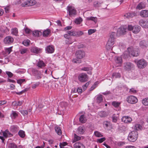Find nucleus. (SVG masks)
<instances>
[{
	"instance_id": "2f4dec72",
	"label": "nucleus",
	"mask_w": 148,
	"mask_h": 148,
	"mask_svg": "<svg viewBox=\"0 0 148 148\" xmlns=\"http://www.w3.org/2000/svg\"><path fill=\"white\" fill-rule=\"evenodd\" d=\"M115 61L116 63L121 64L122 62V60L121 57H116Z\"/></svg>"
},
{
	"instance_id": "c03bdc74",
	"label": "nucleus",
	"mask_w": 148,
	"mask_h": 148,
	"mask_svg": "<svg viewBox=\"0 0 148 148\" xmlns=\"http://www.w3.org/2000/svg\"><path fill=\"white\" fill-rule=\"evenodd\" d=\"M75 36L79 37L83 34L84 33L82 31H75Z\"/></svg>"
},
{
	"instance_id": "37998d69",
	"label": "nucleus",
	"mask_w": 148,
	"mask_h": 148,
	"mask_svg": "<svg viewBox=\"0 0 148 148\" xmlns=\"http://www.w3.org/2000/svg\"><path fill=\"white\" fill-rule=\"evenodd\" d=\"M94 134L97 137H100L103 136V135L100 132L98 131H95Z\"/></svg>"
},
{
	"instance_id": "dca6fc26",
	"label": "nucleus",
	"mask_w": 148,
	"mask_h": 148,
	"mask_svg": "<svg viewBox=\"0 0 148 148\" xmlns=\"http://www.w3.org/2000/svg\"><path fill=\"white\" fill-rule=\"evenodd\" d=\"M116 34L115 32H112L110 34L108 40L114 42Z\"/></svg>"
},
{
	"instance_id": "864d4df0",
	"label": "nucleus",
	"mask_w": 148,
	"mask_h": 148,
	"mask_svg": "<svg viewBox=\"0 0 148 148\" xmlns=\"http://www.w3.org/2000/svg\"><path fill=\"white\" fill-rule=\"evenodd\" d=\"M101 2L98 1L95 2L94 3V5L96 7H99L101 6Z\"/></svg>"
},
{
	"instance_id": "a18cd8bd",
	"label": "nucleus",
	"mask_w": 148,
	"mask_h": 148,
	"mask_svg": "<svg viewBox=\"0 0 148 148\" xmlns=\"http://www.w3.org/2000/svg\"><path fill=\"white\" fill-rule=\"evenodd\" d=\"M37 66L40 68L43 67L45 66L44 62L42 61H40L38 63Z\"/></svg>"
},
{
	"instance_id": "423d86ee",
	"label": "nucleus",
	"mask_w": 148,
	"mask_h": 148,
	"mask_svg": "<svg viewBox=\"0 0 148 148\" xmlns=\"http://www.w3.org/2000/svg\"><path fill=\"white\" fill-rule=\"evenodd\" d=\"M126 101L128 103L135 104L138 102V100L136 97L133 95H130L127 97Z\"/></svg>"
},
{
	"instance_id": "4468645a",
	"label": "nucleus",
	"mask_w": 148,
	"mask_h": 148,
	"mask_svg": "<svg viewBox=\"0 0 148 148\" xmlns=\"http://www.w3.org/2000/svg\"><path fill=\"white\" fill-rule=\"evenodd\" d=\"M46 51L48 53H51L54 51V47L52 45H49L45 49Z\"/></svg>"
},
{
	"instance_id": "ddd939ff",
	"label": "nucleus",
	"mask_w": 148,
	"mask_h": 148,
	"mask_svg": "<svg viewBox=\"0 0 148 148\" xmlns=\"http://www.w3.org/2000/svg\"><path fill=\"white\" fill-rule=\"evenodd\" d=\"M139 23L140 25L143 27L147 28L148 27V20L145 21L143 20H140Z\"/></svg>"
},
{
	"instance_id": "a19ab883",
	"label": "nucleus",
	"mask_w": 148,
	"mask_h": 148,
	"mask_svg": "<svg viewBox=\"0 0 148 148\" xmlns=\"http://www.w3.org/2000/svg\"><path fill=\"white\" fill-rule=\"evenodd\" d=\"M8 148H17V145L14 143H11L9 144L8 146Z\"/></svg>"
},
{
	"instance_id": "13d9d810",
	"label": "nucleus",
	"mask_w": 148,
	"mask_h": 148,
	"mask_svg": "<svg viewBox=\"0 0 148 148\" xmlns=\"http://www.w3.org/2000/svg\"><path fill=\"white\" fill-rule=\"evenodd\" d=\"M27 90H28V89L27 88H25V89H24V90L21 91H20L19 92H16V94H17L18 95H22V94H23L24 92L27 91Z\"/></svg>"
},
{
	"instance_id": "58836bf2",
	"label": "nucleus",
	"mask_w": 148,
	"mask_h": 148,
	"mask_svg": "<svg viewBox=\"0 0 148 148\" xmlns=\"http://www.w3.org/2000/svg\"><path fill=\"white\" fill-rule=\"evenodd\" d=\"M81 137L75 134H74V137L73 140V142H75L77 141L80 140Z\"/></svg>"
},
{
	"instance_id": "f704fd0d",
	"label": "nucleus",
	"mask_w": 148,
	"mask_h": 148,
	"mask_svg": "<svg viewBox=\"0 0 148 148\" xmlns=\"http://www.w3.org/2000/svg\"><path fill=\"white\" fill-rule=\"evenodd\" d=\"M142 129V126L139 124H136L134 127V129L136 130H140Z\"/></svg>"
},
{
	"instance_id": "5fc2aeb1",
	"label": "nucleus",
	"mask_w": 148,
	"mask_h": 148,
	"mask_svg": "<svg viewBox=\"0 0 148 148\" xmlns=\"http://www.w3.org/2000/svg\"><path fill=\"white\" fill-rule=\"evenodd\" d=\"M30 42V41L28 40H25L24 41H23V44L25 46H27L28 45H29Z\"/></svg>"
},
{
	"instance_id": "8fccbe9b",
	"label": "nucleus",
	"mask_w": 148,
	"mask_h": 148,
	"mask_svg": "<svg viewBox=\"0 0 148 148\" xmlns=\"http://www.w3.org/2000/svg\"><path fill=\"white\" fill-rule=\"evenodd\" d=\"M75 31L71 30L67 32V34L70 36H75Z\"/></svg>"
},
{
	"instance_id": "7c9ffc66",
	"label": "nucleus",
	"mask_w": 148,
	"mask_h": 148,
	"mask_svg": "<svg viewBox=\"0 0 148 148\" xmlns=\"http://www.w3.org/2000/svg\"><path fill=\"white\" fill-rule=\"evenodd\" d=\"M33 35L35 36H39L42 35V32L38 30H36L33 32Z\"/></svg>"
},
{
	"instance_id": "aec40b11",
	"label": "nucleus",
	"mask_w": 148,
	"mask_h": 148,
	"mask_svg": "<svg viewBox=\"0 0 148 148\" xmlns=\"http://www.w3.org/2000/svg\"><path fill=\"white\" fill-rule=\"evenodd\" d=\"M139 45L141 48H145L147 47L148 45V42L145 40H143L140 42Z\"/></svg>"
},
{
	"instance_id": "9b49d317",
	"label": "nucleus",
	"mask_w": 148,
	"mask_h": 148,
	"mask_svg": "<svg viewBox=\"0 0 148 148\" xmlns=\"http://www.w3.org/2000/svg\"><path fill=\"white\" fill-rule=\"evenodd\" d=\"M32 72L33 75L36 77L37 79H40L41 78L42 75L40 71L33 69L32 70Z\"/></svg>"
},
{
	"instance_id": "49530a36",
	"label": "nucleus",
	"mask_w": 148,
	"mask_h": 148,
	"mask_svg": "<svg viewBox=\"0 0 148 148\" xmlns=\"http://www.w3.org/2000/svg\"><path fill=\"white\" fill-rule=\"evenodd\" d=\"M18 135L21 138H24L25 136V132L22 130H20L18 133Z\"/></svg>"
},
{
	"instance_id": "79ce46f5",
	"label": "nucleus",
	"mask_w": 148,
	"mask_h": 148,
	"mask_svg": "<svg viewBox=\"0 0 148 148\" xmlns=\"http://www.w3.org/2000/svg\"><path fill=\"white\" fill-rule=\"evenodd\" d=\"M18 127L16 125H12L11 126L10 129L11 131L14 132L18 130Z\"/></svg>"
},
{
	"instance_id": "c85d7f7f",
	"label": "nucleus",
	"mask_w": 148,
	"mask_h": 148,
	"mask_svg": "<svg viewBox=\"0 0 148 148\" xmlns=\"http://www.w3.org/2000/svg\"><path fill=\"white\" fill-rule=\"evenodd\" d=\"M99 116L101 118H104L106 117L108 114L107 113L104 111H101L99 112Z\"/></svg>"
},
{
	"instance_id": "bb28decb",
	"label": "nucleus",
	"mask_w": 148,
	"mask_h": 148,
	"mask_svg": "<svg viewBox=\"0 0 148 148\" xmlns=\"http://www.w3.org/2000/svg\"><path fill=\"white\" fill-rule=\"evenodd\" d=\"M103 101V96L99 94L97 96L96 101L97 103H99Z\"/></svg>"
},
{
	"instance_id": "6e6552de",
	"label": "nucleus",
	"mask_w": 148,
	"mask_h": 148,
	"mask_svg": "<svg viewBox=\"0 0 148 148\" xmlns=\"http://www.w3.org/2000/svg\"><path fill=\"white\" fill-rule=\"evenodd\" d=\"M75 56L78 59H82L85 56V52L83 50H78L76 52Z\"/></svg>"
},
{
	"instance_id": "f03ea898",
	"label": "nucleus",
	"mask_w": 148,
	"mask_h": 148,
	"mask_svg": "<svg viewBox=\"0 0 148 148\" xmlns=\"http://www.w3.org/2000/svg\"><path fill=\"white\" fill-rule=\"evenodd\" d=\"M134 62L136 64L138 67L140 69H143L145 68L147 64V62L143 59L138 60H135Z\"/></svg>"
},
{
	"instance_id": "338daca9",
	"label": "nucleus",
	"mask_w": 148,
	"mask_h": 148,
	"mask_svg": "<svg viewBox=\"0 0 148 148\" xmlns=\"http://www.w3.org/2000/svg\"><path fill=\"white\" fill-rule=\"evenodd\" d=\"M25 81V79H20L17 80V83L20 84H21L23 82Z\"/></svg>"
},
{
	"instance_id": "5701e85b",
	"label": "nucleus",
	"mask_w": 148,
	"mask_h": 148,
	"mask_svg": "<svg viewBox=\"0 0 148 148\" xmlns=\"http://www.w3.org/2000/svg\"><path fill=\"white\" fill-rule=\"evenodd\" d=\"M136 15V13L135 12L128 13L125 14L124 16L127 18H132Z\"/></svg>"
},
{
	"instance_id": "a878e982",
	"label": "nucleus",
	"mask_w": 148,
	"mask_h": 148,
	"mask_svg": "<svg viewBox=\"0 0 148 148\" xmlns=\"http://www.w3.org/2000/svg\"><path fill=\"white\" fill-rule=\"evenodd\" d=\"M86 20L87 21L91 20L92 21L95 23H96L97 21V18L96 17L90 16L86 18Z\"/></svg>"
},
{
	"instance_id": "6ab92c4d",
	"label": "nucleus",
	"mask_w": 148,
	"mask_h": 148,
	"mask_svg": "<svg viewBox=\"0 0 148 148\" xmlns=\"http://www.w3.org/2000/svg\"><path fill=\"white\" fill-rule=\"evenodd\" d=\"M121 120L123 122L125 123H130L132 121V118L128 116H123Z\"/></svg>"
},
{
	"instance_id": "09e8293b",
	"label": "nucleus",
	"mask_w": 148,
	"mask_h": 148,
	"mask_svg": "<svg viewBox=\"0 0 148 148\" xmlns=\"http://www.w3.org/2000/svg\"><path fill=\"white\" fill-rule=\"evenodd\" d=\"M3 136L5 137H7L8 135L12 136L8 130H6L5 132H4L3 133Z\"/></svg>"
},
{
	"instance_id": "72a5a7b5",
	"label": "nucleus",
	"mask_w": 148,
	"mask_h": 148,
	"mask_svg": "<svg viewBox=\"0 0 148 148\" xmlns=\"http://www.w3.org/2000/svg\"><path fill=\"white\" fill-rule=\"evenodd\" d=\"M84 132V131L83 127L82 126L79 127L77 129V132L78 134H82Z\"/></svg>"
},
{
	"instance_id": "39448f33",
	"label": "nucleus",
	"mask_w": 148,
	"mask_h": 148,
	"mask_svg": "<svg viewBox=\"0 0 148 148\" xmlns=\"http://www.w3.org/2000/svg\"><path fill=\"white\" fill-rule=\"evenodd\" d=\"M128 50L130 51V55L133 56H137L139 55V50L137 49H134L132 47L127 48Z\"/></svg>"
},
{
	"instance_id": "774afa93",
	"label": "nucleus",
	"mask_w": 148,
	"mask_h": 148,
	"mask_svg": "<svg viewBox=\"0 0 148 148\" xmlns=\"http://www.w3.org/2000/svg\"><path fill=\"white\" fill-rule=\"evenodd\" d=\"M25 33L27 34H29L31 32L30 29L27 27H26L25 29Z\"/></svg>"
},
{
	"instance_id": "680f3d73",
	"label": "nucleus",
	"mask_w": 148,
	"mask_h": 148,
	"mask_svg": "<svg viewBox=\"0 0 148 148\" xmlns=\"http://www.w3.org/2000/svg\"><path fill=\"white\" fill-rule=\"evenodd\" d=\"M96 31V29H90L88 30V34L89 35H90L92 34L95 32Z\"/></svg>"
},
{
	"instance_id": "de8ad7c7",
	"label": "nucleus",
	"mask_w": 148,
	"mask_h": 148,
	"mask_svg": "<svg viewBox=\"0 0 148 148\" xmlns=\"http://www.w3.org/2000/svg\"><path fill=\"white\" fill-rule=\"evenodd\" d=\"M142 103L145 106H148V98L143 99L142 100Z\"/></svg>"
},
{
	"instance_id": "f8f14e48",
	"label": "nucleus",
	"mask_w": 148,
	"mask_h": 148,
	"mask_svg": "<svg viewBox=\"0 0 148 148\" xmlns=\"http://www.w3.org/2000/svg\"><path fill=\"white\" fill-rule=\"evenodd\" d=\"M126 28L121 27L117 29L116 35L117 36L124 34L126 32Z\"/></svg>"
},
{
	"instance_id": "f257e3e1",
	"label": "nucleus",
	"mask_w": 148,
	"mask_h": 148,
	"mask_svg": "<svg viewBox=\"0 0 148 148\" xmlns=\"http://www.w3.org/2000/svg\"><path fill=\"white\" fill-rule=\"evenodd\" d=\"M138 137V132L136 131H132L129 134L128 139L130 142H134L136 140Z\"/></svg>"
},
{
	"instance_id": "f3484780",
	"label": "nucleus",
	"mask_w": 148,
	"mask_h": 148,
	"mask_svg": "<svg viewBox=\"0 0 148 148\" xmlns=\"http://www.w3.org/2000/svg\"><path fill=\"white\" fill-rule=\"evenodd\" d=\"M114 42H111L109 40L108 41L106 45V49L107 51L111 50L112 48V46L114 45Z\"/></svg>"
},
{
	"instance_id": "1a4fd4ad",
	"label": "nucleus",
	"mask_w": 148,
	"mask_h": 148,
	"mask_svg": "<svg viewBox=\"0 0 148 148\" xmlns=\"http://www.w3.org/2000/svg\"><path fill=\"white\" fill-rule=\"evenodd\" d=\"M134 67L133 64L130 62H127L124 64L123 68L127 71H129L131 70Z\"/></svg>"
},
{
	"instance_id": "412c9836",
	"label": "nucleus",
	"mask_w": 148,
	"mask_h": 148,
	"mask_svg": "<svg viewBox=\"0 0 148 148\" xmlns=\"http://www.w3.org/2000/svg\"><path fill=\"white\" fill-rule=\"evenodd\" d=\"M140 15L143 17H147L148 16V10H142L140 12Z\"/></svg>"
},
{
	"instance_id": "c756f323",
	"label": "nucleus",
	"mask_w": 148,
	"mask_h": 148,
	"mask_svg": "<svg viewBox=\"0 0 148 148\" xmlns=\"http://www.w3.org/2000/svg\"><path fill=\"white\" fill-rule=\"evenodd\" d=\"M50 32V30L49 29L44 31L42 33L43 36L45 37H47L49 35Z\"/></svg>"
},
{
	"instance_id": "4d7b16f0",
	"label": "nucleus",
	"mask_w": 148,
	"mask_h": 148,
	"mask_svg": "<svg viewBox=\"0 0 148 148\" xmlns=\"http://www.w3.org/2000/svg\"><path fill=\"white\" fill-rule=\"evenodd\" d=\"M28 49L26 48L22 49L20 50L21 53L22 54L26 53Z\"/></svg>"
},
{
	"instance_id": "603ef678",
	"label": "nucleus",
	"mask_w": 148,
	"mask_h": 148,
	"mask_svg": "<svg viewBox=\"0 0 148 148\" xmlns=\"http://www.w3.org/2000/svg\"><path fill=\"white\" fill-rule=\"evenodd\" d=\"M82 21V18L79 17L78 18L76 19L75 21V23L79 24H80L81 22Z\"/></svg>"
},
{
	"instance_id": "4c0bfd02",
	"label": "nucleus",
	"mask_w": 148,
	"mask_h": 148,
	"mask_svg": "<svg viewBox=\"0 0 148 148\" xmlns=\"http://www.w3.org/2000/svg\"><path fill=\"white\" fill-rule=\"evenodd\" d=\"M55 130L57 133L59 135H60L62 134L61 130L60 127H56Z\"/></svg>"
},
{
	"instance_id": "bf43d9fd",
	"label": "nucleus",
	"mask_w": 148,
	"mask_h": 148,
	"mask_svg": "<svg viewBox=\"0 0 148 148\" xmlns=\"http://www.w3.org/2000/svg\"><path fill=\"white\" fill-rule=\"evenodd\" d=\"M18 30L17 28H14L12 30V33L14 35L16 36L18 34Z\"/></svg>"
},
{
	"instance_id": "393cba45",
	"label": "nucleus",
	"mask_w": 148,
	"mask_h": 148,
	"mask_svg": "<svg viewBox=\"0 0 148 148\" xmlns=\"http://www.w3.org/2000/svg\"><path fill=\"white\" fill-rule=\"evenodd\" d=\"M130 51L128 50L125 51L122 55V57L125 59H127L130 56Z\"/></svg>"
},
{
	"instance_id": "a211bd4d",
	"label": "nucleus",
	"mask_w": 148,
	"mask_h": 148,
	"mask_svg": "<svg viewBox=\"0 0 148 148\" xmlns=\"http://www.w3.org/2000/svg\"><path fill=\"white\" fill-rule=\"evenodd\" d=\"M41 51V49L36 47H32L31 49V51L35 53L38 54L40 53Z\"/></svg>"
},
{
	"instance_id": "20e7f679",
	"label": "nucleus",
	"mask_w": 148,
	"mask_h": 148,
	"mask_svg": "<svg viewBox=\"0 0 148 148\" xmlns=\"http://www.w3.org/2000/svg\"><path fill=\"white\" fill-rule=\"evenodd\" d=\"M67 10L69 12V15L70 16H74L76 14V10L75 8L71 5H69L67 8Z\"/></svg>"
},
{
	"instance_id": "4be33fe9",
	"label": "nucleus",
	"mask_w": 148,
	"mask_h": 148,
	"mask_svg": "<svg viewBox=\"0 0 148 148\" xmlns=\"http://www.w3.org/2000/svg\"><path fill=\"white\" fill-rule=\"evenodd\" d=\"M75 148H85L84 145L79 142H77L74 145Z\"/></svg>"
},
{
	"instance_id": "473e14b6",
	"label": "nucleus",
	"mask_w": 148,
	"mask_h": 148,
	"mask_svg": "<svg viewBox=\"0 0 148 148\" xmlns=\"http://www.w3.org/2000/svg\"><path fill=\"white\" fill-rule=\"evenodd\" d=\"M106 53L108 57H109V59H110V58H112L114 56V53L111 50L107 51Z\"/></svg>"
},
{
	"instance_id": "3c124183",
	"label": "nucleus",
	"mask_w": 148,
	"mask_h": 148,
	"mask_svg": "<svg viewBox=\"0 0 148 148\" xmlns=\"http://www.w3.org/2000/svg\"><path fill=\"white\" fill-rule=\"evenodd\" d=\"M120 74L119 73H114L112 75V77L114 78H119L120 77Z\"/></svg>"
},
{
	"instance_id": "c9c22d12",
	"label": "nucleus",
	"mask_w": 148,
	"mask_h": 148,
	"mask_svg": "<svg viewBox=\"0 0 148 148\" xmlns=\"http://www.w3.org/2000/svg\"><path fill=\"white\" fill-rule=\"evenodd\" d=\"M18 116V114L14 111H12V113L10 115V116L12 119H14Z\"/></svg>"
},
{
	"instance_id": "052dcab7",
	"label": "nucleus",
	"mask_w": 148,
	"mask_h": 148,
	"mask_svg": "<svg viewBox=\"0 0 148 148\" xmlns=\"http://www.w3.org/2000/svg\"><path fill=\"white\" fill-rule=\"evenodd\" d=\"M112 119L113 122L116 123L117 121V117L115 116V114L113 115L112 116Z\"/></svg>"
},
{
	"instance_id": "6e6d98bb",
	"label": "nucleus",
	"mask_w": 148,
	"mask_h": 148,
	"mask_svg": "<svg viewBox=\"0 0 148 148\" xmlns=\"http://www.w3.org/2000/svg\"><path fill=\"white\" fill-rule=\"evenodd\" d=\"M106 140V138L104 137L97 139V142L99 143H101Z\"/></svg>"
},
{
	"instance_id": "e2e57ef3",
	"label": "nucleus",
	"mask_w": 148,
	"mask_h": 148,
	"mask_svg": "<svg viewBox=\"0 0 148 148\" xmlns=\"http://www.w3.org/2000/svg\"><path fill=\"white\" fill-rule=\"evenodd\" d=\"M76 47L79 49L83 48L84 45L83 44L81 43H79L76 45Z\"/></svg>"
},
{
	"instance_id": "0eeeda50",
	"label": "nucleus",
	"mask_w": 148,
	"mask_h": 148,
	"mask_svg": "<svg viewBox=\"0 0 148 148\" xmlns=\"http://www.w3.org/2000/svg\"><path fill=\"white\" fill-rule=\"evenodd\" d=\"M88 79L87 75L85 73H81L78 76V80L81 82H84L87 81Z\"/></svg>"
},
{
	"instance_id": "b1692460",
	"label": "nucleus",
	"mask_w": 148,
	"mask_h": 148,
	"mask_svg": "<svg viewBox=\"0 0 148 148\" xmlns=\"http://www.w3.org/2000/svg\"><path fill=\"white\" fill-rule=\"evenodd\" d=\"M111 50L114 54H118L120 51V49L117 46H114L112 47Z\"/></svg>"
},
{
	"instance_id": "0e129e2a",
	"label": "nucleus",
	"mask_w": 148,
	"mask_h": 148,
	"mask_svg": "<svg viewBox=\"0 0 148 148\" xmlns=\"http://www.w3.org/2000/svg\"><path fill=\"white\" fill-rule=\"evenodd\" d=\"M21 114L23 115V116H25L28 114V112L26 110H22L21 111Z\"/></svg>"
},
{
	"instance_id": "7ed1b4c3",
	"label": "nucleus",
	"mask_w": 148,
	"mask_h": 148,
	"mask_svg": "<svg viewBox=\"0 0 148 148\" xmlns=\"http://www.w3.org/2000/svg\"><path fill=\"white\" fill-rule=\"evenodd\" d=\"M128 29L129 30L132 31L133 33L137 34L140 31V27L137 25H135L133 26L132 25H128Z\"/></svg>"
},
{
	"instance_id": "2eb2a0df",
	"label": "nucleus",
	"mask_w": 148,
	"mask_h": 148,
	"mask_svg": "<svg viewBox=\"0 0 148 148\" xmlns=\"http://www.w3.org/2000/svg\"><path fill=\"white\" fill-rule=\"evenodd\" d=\"M13 40L14 39L12 37L8 36L5 38L4 42L5 44H10L13 42Z\"/></svg>"
},
{
	"instance_id": "ea45409f",
	"label": "nucleus",
	"mask_w": 148,
	"mask_h": 148,
	"mask_svg": "<svg viewBox=\"0 0 148 148\" xmlns=\"http://www.w3.org/2000/svg\"><path fill=\"white\" fill-rule=\"evenodd\" d=\"M120 104V102H119L116 101H113L112 103V106L115 108L119 107Z\"/></svg>"
},
{
	"instance_id": "cd10ccee",
	"label": "nucleus",
	"mask_w": 148,
	"mask_h": 148,
	"mask_svg": "<svg viewBox=\"0 0 148 148\" xmlns=\"http://www.w3.org/2000/svg\"><path fill=\"white\" fill-rule=\"evenodd\" d=\"M86 120V119L84 114L81 115L79 118V121L82 123H85Z\"/></svg>"
},
{
	"instance_id": "9d476101",
	"label": "nucleus",
	"mask_w": 148,
	"mask_h": 148,
	"mask_svg": "<svg viewBox=\"0 0 148 148\" xmlns=\"http://www.w3.org/2000/svg\"><path fill=\"white\" fill-rule=\"evenodd\" d=\"M36 3V1L34 0H29L22 4L21 5L22 7H27L33 5Z\"/></svg>"
},
{
	"instance_id": "69168bd1",
	"label": "nucleus",
	"mask_w": 148,
	"mask_h": 148,
	"mask_svg": "<svg viewBox=\"0 0 148 148\" xmlns=\"http://www.w3.org/2000/svg\"><path fill=\"white\" fill-rule=\"evenodd\" d=\"M119 129L121 130L125 131L126 129V127L125 126L121 125L119 127Z\"/></svg>"
},
{
	"instance_id": "e433bc0d",
	"label": "nucleus",
	"mask_w": 148,
	"mask_h": 148,
	"mask_svg": "<svg viewBox=\"0 0 148 148\" xmlns=\"http://www.w3.org/2000/svg\"><path fill=\"white\" fill-rule=\"evenodd\" d=\"M145 7V4L142 3H141L137 5L136 7V8L138 9L139 10H141L143 8H144Z\"/></svg>"
}]
</instances>
